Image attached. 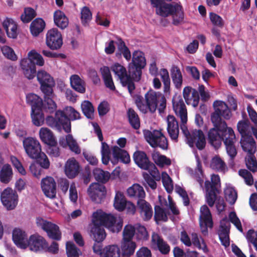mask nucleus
<instances>
[{
    "label": "nucleus",
    "instance_id": "nucleus-34",
    "mask_svg": "<svg viewBox=\"0 0 257 257\" xmlns=\"http://www.w3.org/2000/svg\"><path fill=\"white\" fill-rule=\"evenodd\" d=\"M44 94V102L42 108L46 112L49 113H53L57 108V105L54 101V96L55 95L54 91H52V94L43 93Z\"/></svg>",
    "mask_w": 257,
    "mask_h": 257
},
{
    "label": "nucleus",
    "instance_id": "nucleus-21",
    "mask_svg": "<svg viewBox=\"0 0 257 257\" xmlns=\"http://www.w3.org/2000/svg\"><path fill=\"white\" fill-rule=\"evenodd\" d=\"M183 94L187 104L191 103L194 107L198 106L199 101V95L197 90L190 86H186L183 89Z\"/></svg>",
    "mask_w": 257,
    "mask_h": 257
},
{
    "label": "nucleus",
    "instance_id": "nucleus-51",
    "mask_svg": "<svg viewBox=\"0 0 257 257\" xmlns=\"http://www.w3.org/2000/svg\"><path fill=\"white\" fill-rule=\"evenodd\" d=\"M31 118L32 122L36 126H41L44 122L45 117L42 112V109H37L35 111H31Z\"/></svg>",
    "mask_w": 257,
    "mask_h": 257
},
{
    "label": "nucleus",
    "instance_id": "nucleus-25",
    "mask_svg": "<svg viewBox=\"0 0 257 257\" xmlns=\"http://www.w3.org/2000/svg\"><path fill=\"white\" fill-rule=\"evenodd\" d=\"M79 171V164L74 158L69 159L67 161L65 165V172L68 178H75L78 174Z\"/></svg>",
    "mask_w": 257,
    "mask_h": 257
},
{
    "label": "nucleus",
    "instance_id": "nucleus-42",
    "mask_svg": "<svg viewBox=\"0 0 257 257\" xmlns=\"http://www.w3.org/2000/svg\"><path fill=\"white\" fill-rule=\"evenodd\" d=\"M210 167L219 172L225 173L227 171V167L225 163L218 156H215L212 159Z\"/></svg>",
    "mask_w": 257,
    "mask_h": 257
},
{
    "label": "nucleus",
    "instance_id": "nucleus-57",
    "mask_svg": "<svg viewBox=\"0 0 257 257\" xmlns=\"http://www.w3.org/2000/svg\"><path fill=\"white\" fill-rule=\"evenodd\" d=\"M92 18V13L89 8L86 6L83 7L81 10V20L83 25H87Z\"/></svg>",
    "mask_w": 257,
    "mask_h": 257
},
{
    "label": "nucleus",
    "instance_id": "nucleus-13",
    "mask_svg": "<svg viewBox=\"0 0 257 257\" xmlns=\"http://www.w3.org/2000/svg\"><path fill=\"white\" fill-rule=\"evenodd\" d=\"M133 160L135 164L141 169L145 170L155 169V165L149 159L147 154L143 151L137 150L134 153Z\"/></svg>",
    "mask_w": 257,
    "mask_h": 257
},
{
    "label": "nucleus",
    "instance_id": "nucleus-3",
    "mask_svg": "<svg viewBox=\"0 0 257 257\" xmlns=\"http://www.w3.org/2000/svg\"><path fill=\"white\" fill-rule=\"evenodd\" d=\"M221 186L220 179L218 175L213 174L211 177V181H206L205 187L206 190V201L208 205L212 207L216 203V207L219 212L223 211L225 207L223 199L217 196L220 193L219 188Z\"/></svg>",
    "mask_w": 257,
    "mask_h": 257
},
{
    "label": "nucleus",
    "instance_id": "nucleus-29",
    "mask_svg": "<svg viewBox=\"0 0 257 257\" xmlns=\"http://www.w3.org/2000/svg\"><path fill=\"white\" fill-rule=\"evenodd\" d=\"M152 241L155 244L159 251L163 254H168L170 251V246L163 238L158 234L152 235Z\"/></svg>",
    "mask_w": 257,
    "mask_h": 257
},
{
    "label": "nucleus",
    "instance_id": "nucleus-2",
    "mask_svg": "<svg viewBox=\"0 0 257 257\" xmlns=\"http://www.w3.org/2000/svg\"><path fill=\"white\" fill-rule=\"evenodd\" d=\"M214 111L211 115V120L213 126L220 128L222 140L224 144L235 143V135L233 129L227 127L225 120L229 119L232 114L227 104L221 100H216L213 102Z\"/></svg>",
    "mask_w": 257,
    "mask_h": 257
},
{
    "label": "nucleus",
    "instance_id": "nucleus-60",
    "mask_svg": "<svg viewBox=\"0 0 257 257\" xmlns=\"http://www.w3.org/2000/svg\"><path fill=\"white\" fill-rule=\"evenodd\" d=\"M245 165L250 171L252 173L257 172V161L253 155H249L245 158Z\"/></svg>",
    "mask_w": 257,
    "mask_h": 257
},
{
    "label": "nucleus",
    "instance_id": "nucleus-40",
    "mask_svg": "<svg viewBox=\"0 0 257 257\" xmlns=\"http://www.w3.org/2000/svg\"><path fill=\"white\" fill-rule=\"evenodd\" d=\"M100 71L105 86L111 90H115V87L109 67L103 66L100 68Z\"/></svg>",
    "mask_w": 257,
    "mask_h": 257
},
{
    "label": "nucleus",
    "instance_id": "nucleus-27",
    "mask_svg": "<svg viewBox=\"0 0 257 257\" xmlns=\"http://www.w3.org/2000/svg\"><path fill=\"white\" fill-rule=\"evenodd\" d=\"M138 209L141 216L146 221L150 220L153 215V209L149 203L144 199L137 201Z\"/></svg>",
    "mask_w": 257,
    "mask_h": 257
},
{
    "label": "nucleus",
    "instance_id": "nucleus-52",
    "mask_svg": "<svg viewBox=\"0 0 257 257\" xmlns=\"http://www.w3.org/2000/svg\"><path fill=\"white\" fill-rule=\"evenodd\" d=\"M93 173L95 180L99 182L105 183L110 178V174L108 172L99 168L94 169Z\"/></svg>",
    "mask_w": 257,
    "mask_h": 257
},
{
    "label": "nucleus",
    "instance_id": "nucleus-53",
    "mask_svg": "<svg viewBox=\"0 0 257 257\" xmlns=\"http://www.w3.org/2000/svg\"><path fill=\"white\" fill-rule=\"evenodd\" d=\"M168 215H170L169 211H166L165 209L159 205L155 206L154 218L156 221H167L168 220Z\"/></svg>",
    "mask_w": 257,
    "mask_h": 257
},
{
    "label": "nucleus",
    "instance_id": "nucleus-36",
    "mask_svg": "<svg viewBox=\"0 0 257 257\" xmlns=\"http://www.w3.org/2000/svg\"><path fill=\"white\" fill-rule=\"evenodd\" d=\"M27 103L31 105V110L35 111L37 109H42L43 101L38 95L34 93H30L26 96Z\"/></svg>",
    "mask_w": 257,
    "mask_h": 257
},
{
    "label": "nucleus",
    "instance_id": "nucleus-54",
    "mask_svg": "<svg viewBox=\"0 0 257 257\" xmlns=\"http://www.w3.org/2000/svg\"><path fill=\"white\" fill-rule=\"evenodd\" d=\"M237 128L241 138L251 136L250 133L249 122L248 120H240L237 124Z\"/></svg>",
    "mask_w": 257,
    "mask_h": 257
},
{
    "label": "nucleus",
    "instance_id": "nucleus-8",
    "mask_svg": "<svg viewBox=\"0 0 257 257\" xmlns=\"http://www.w3.org/2000/svg\"><path fill=\"white\" fill-rule=\"evenodd\" d=\"M36 224L38 227L47 233L49 238L55 240L61 239V232L59 227L57 224L45 220L41 217L36 218Z\"/></svg>",
    "mask_w": 257,
    "mask_h": 257
},
{
    "label": "nucleus",
    "instance_id": "nucleus-24",
    "mask_svg": "<svg viewBox=\"0 0 257 257\" xmlns=\"http://www.w3.org/2000/svg\"><path fill=\"white\" fill-rule=\"evenodd\" d=\"M13 240L15 244L21 248H26L28 247V239L27 234L24 231L15 228L13 231Z\"/></svg>",
    "mask_w": 257,
    "mask_h": 257
},
{
    "label": "nucleus",
    "instance_id": "nucleus-48",
    "mask_svg": "<svg viewBox=\"0 0 257 257\" xmlns=\"http://www.w3.org/2000/svg\"><path fill=\"white\" fill-rule=\"evenodd\" d=\"M120 251L116 245H109L103 248L102 257H120Z\"/></svg>",
    "mask_w": 257,
    "mask_h": 257
},
{
    "label": "nucleus",
    "instance_id": "nucleus-26",
    "mask_svg": "<svg viewBox=\"0 0 257 257\" xmlns=\"http://www.w3.org/2000/svg\"><path fill=\"white\" fill-rule=\"evenodd\" d=\"M2 25L9 38L12 39L17 38L18 25L12 19L6 18L3 22Z\"/></svg>",
    "mask_w": 257,
    "mask_h": 257
},
{
    "label": "nucleus",
    "instance_id": "nucleus-14",
    "mask_svg": "<svg viewBox=\"0 0 257 257\" xmlns=\"http://www.w3.org/2000/svg\"><path fill=\"white\" fill-rule=\"evenodd\" d=\"M187 139L190 147H192L195 145L199 150L204 149L206 145V140L203 132L201 130H194L188 133Z\"/></svg>",
    "mask_w": 257,
    "mask_h": 257
},
{
    "label": "nucleus",
    "instance_id": "nucleus-15",
    "mask_svg": "<svg viewBox=\"0 0 257 257\" xmlns=\"http://www.w3.org/2000/svg\"><path fill=\"white\" fill-rule=\"evenodd\" d=\"M200 216L199 218L200 226L202 232L206 235L208 233L207 227L212 228L213 222L211 212L206 205L200 208Z\"/></svg>",
    "mask_w": 257,
    "mask_h": 257
},
{
    "label": "nucleus",
    "instance_id": "nucleus-58",
    "mask_svg": "<svg viewBox=\"0 0 257 257\" xmlns=\"http://www.w3.org/2000/svg\"><path fill=\"white\" fill-rule=\"evenodd\" d=\"M66 143L70 150L76 154L81 153V149L78 145L76 141L73 139L71 135H68L66 137Z\"/></svg>",
    "mask_w": 257,
    "mask_h": 257
},
{
    "label": "nucleus",
    "instance_id": "nucleus-6",
    "mask_svg": "<svg viewBox=\"0 0 257 257\" xmlns=\"http://www.w3.org/2000/svg\"><path fill=\"white\" fill-rule=\"evenodd\" d=\"M161 94L150 90L146 93L145 101L143 96L138 95L135 97V103L139 109L146 113L149 109L151 112H154L158 106V101L160 100Z\"/></svg>",
    "mask_w": 257,
    "mask_h": 257
},
{
    "label": "nucleus",
    "instance_id": "nucleus-41",
    "mask_svg": "<svg viewBox=\"0 0 257 257\" xmlns=\"http://www.w3.org/2000/svg\"><path fill=\"white\" fill-rule=\"evenodd\" d=\"M39 136L41 141L47 145L56 143L53 133L48 128L42 127L39 131Z\"/></svg>",
    "mask_w": 257,
    "mask_h": 257
},
{
    "label": "nucleus",
    "instance_id": "nucleus-39",
    "mask_svg": "<svg viewBox=\"0 0 257 257\" xmlns=\"http://www.w3.org/2000/svg\"><path fill=\"white\" fill-rule=\"evenodd\" d=\"M71 87L76 91L84 93L85 92V83L78 75H72L70 77Z\"/></svg>",
    "mask_w": 257,
    "mask_h": 257
},
{
    "label": "nucleus",
    "instance_id": "nucleus-30",
    "mask_svg": "<svg viewBox=\"0 0 257 257\" xmlns=\"http://www.w3.org/2000/svg\"><path fill=\"white\" fill-rule=\"evenodd\" d=\"M176 4L172 5L168 4L164 1L157 8H156V14L162 17L166 18L173 14L175 11Z\"/></svg>",
    "mask_w": 257,
    "mask_h": 257
},
{
    "label": "nucleus",
    "instance_id": "nucleus-16",
    "mask_svg": "<svg viewBox=\"0 0 257 257\" xmlns=\"http://www.w3.org/2000/svg\"><path fill=\"white\" fill-rule=\"evenodd\" d=\"M172 102L173 109L175 113L180 117L181 122L183 124V126H181V128L184 131V127H186V126H184V124L187 123L188 120L186 105L182 98L180 96L174 97L172 100Z\"/></svg>",
    "mask_w": 257,
    "mask_h": 257
},
{
    "label": "nucleus",
    "instance_id": "nucleus-45",
    "mask_svg": "<svg viewBox=\"0 0 257 257\" xmlns=\"http://www.w3.org/2000/svg\"><path fill=\"white\" fill-rule=\"evenodd\" d=\"M127 201L123 193L117 191L114 199L113 206L119 211H122L125 209Z\"/></svg>",
    "mask_w": 257,
    "mask_h": 257
},
{
    "label": "nucleus",
    "instance_id": "nucleus-23",
    "mask_svg": "<svg viewBox=\"0 0 257 257\" xmlns=\"http://www.w3.org/2000/svg\"><path fill=\"white\" fill-rule=\"evenodd\" d=\"M55 116L56 117L57 122H58L59 126L58 130H60L61 127L66 133H69L71 132V122L70 118H68L66 114L65 111L58 110L55 112Z\"/></svg>",
    "mask_w": 257,
    "mask_h": 257
},
{
    "label": "nucleus",
    "instance_id": "nucleus-50",
    "mask_svg": "<svg viewBox=\"0 0 257 257\" xmlns=\"http://www.w3.org/2000/svg\"><path fill=\"white\" fill-rule=\"evenodd\" d=\"M37 16L36 11L32 8L27 7L20 17L21 20L24 24L30 23Z\"/></svg>",
    "mask_w": 257,
    "mask_h": 257
},
{
    "label": "nucleus",
    "instance_id": "nucleus-33",
    "mask_svg": "<svg viewBox=\"0 0 257 257\" xmlns=\"http://www.w3.org/2000/svg\"><path fill=\"white\" fill-rule=\"evenodd\" d=\"M93 226L91 229V235L96 242L101 243L106 237V232L104 227L95 222H92Z\"/></svg>",
    "mask_w": 257,
    "mask_h": 257
},
{
    "label": "nucleus",
    "instance_id": "nucleus-64",
    "mask_svg": "<svg viewBox=\"0 0 257 257\" xmlns=\"http://www.w3.org/2000/svg\"><path fill=\"white\" fill-rule=\"evenodd\" d=\"M66 249L67 257H79L78 249L72 242H67Z\"/></svg>",
    "mask_w": 257,
    "mask_h": 257
},
{
    "label": "nucleus",
    "instance_id": "nucleus-5",
    "mask_svg": "<svg viewBox=\"0 0 257 257\" xmlns=\"http://www.w3.org/2000/svg\"><path fill=\"white\" fill-rule=\"evenodd\" d=\"M92 217V222L107 228L112 232H118L122 229V220L117 221L116 218L110 214L97 211L93 213Z\"/></svg>",
    "mask_w": 257,
    "mask_h": 257
},
{
    "label": "nucleus",
    "instance_id": "nucleus-22",
    "mask_svg": "<svg viewBox=\"0 0 257 257\" xmlns=\"http://www.w3.org/2000/svg\"><path fill=\"white\" fill-rule=\"evenodd\" d=\"M105 187L103 185H100L96 183L91 184L87 189L88 195L92 200L98 203L104 197L105 194Z\"/></svg>",
    "mask_w": 257,
    "mask_h": 257
},
{
    "label": "nucleus",
    "instance_id": "nucleus-17",
    "mask_svg": "<svg viewBox=\"0 0 257 257\" xmlns=\"http://www.w3.org/2000/svg\"><path fill=\"white\" fill-rule=\"evenodd\" d=\"M41 186L44 195L50 199L56 197V182L55 179L50 176L43 178L41 182Z\"/></svg>",
    "mask_w": 257,
    "mask_h": 257
},
{
    "label": "nucleus",
    "instance_id": "nucleus-20",
    "mask_svg": "<svg viewBox=\"0 0 257 257\" xmlns=\"http://www.w3.org/2000/svg\"><path fill=\"white\" fill-rule=\"evenodd\" d=\"M220 130V127L214 126V127L210 128L207 133L208 142L215 149L219 148L222 144V140Z\"/></svg>",
    "mask_w": 257,
    "mask_h": 257
},
{
    "label": "nucleus",
    "instance_id": "nucleus-61",
    "mask_svg": "<svg viewBox=\"0 0 257 257\" xmlns=\"http://www.w3.org/2000/svg\"><path fill=\"white\" fill-rule=\"evenodd\" d=\"M162 181L166 191L171 193L173 190V181L171 177L166 173H163Z\"/></svg>",
    "mask_w": 257,
    "mask_h": 257
},
{
    "label": "nucleus",
    "instance_id": "nucleus-19",
    "mask_svg": "<svg viewBox=\"0 0 257 257\" xmlns=\"http://www.w3.org/2000/svg\"><path fill=\"white\" fill-rule=\"evenodd\" d=\"M167 130L169 137L172 140L177 142L179 134L178 121L175 117L172 115H169L167 116Z\"/></svg>",
    "mask_w": 257,
    "mask_h": 257
},
{
    "label": "nucleus",
    "instance_id": "nucleus-38",
    "mask_svg": "<svg viewBox=\"0 0 257 257\" xmlns=\"http://www.w3.org/2000/svg\"><path fill=\"white\" fill-rule=\"evenodd\" d=\"M171 76L172 81L177 88H180L183 83V76L180 68L175 65H173L171 70Z\"/></svg>",
    "mask_w": 257,
    "mask_h": 257
},
{
    "label": "nucleus",
    "instance_id": "nucleus-59",
    "mask_svg": "<svg viewBox=\"0 0 257 257\" xmlns=\"http://www.w3.org/2000/svg\"><path fill=\"white\" fill-rule=\"evenodd\" d=\"M226 200L231 204H233L237 198L236 191L232 187L227 188L224 191Z\"/></svg>",
    "mask_w": 257,
    "mask_h": 257
},
{
    "label": "nucleus",
    "instance_id": "nucleus-37",
    "mask_svg": "<svg viewBox=\"0 0 257 257\" xmlns=\"http://www.w3.org/2000/svg\"><path fill=\"white\" fill-rule=\"evenodd\" d=\"M55 24L61 29L66 28L69 23L68 19L65 14L60 10H57L54 13Z\"/></svg>",
    "mask_w": 257,
    "mask_h": 257
},
{
    "label": "nucleus",
    "instance_id": "nucleus-32",
    "mask_svg": "<svg viewBox=\"0 0 257 257\" xmlns=\"http://www.w3.org/2000/svg\"><path fill=\"white\" fill-rule=\"evenodd\" d=\"M112 155L115 162L119 160L124 164H128L131 161L130 156L127 152L116 146L113 148Z\"/></svg>",
    "mask_w": 257,
    "mask_h": 257
},
{
    "label": "nucleus",
    "instance_id": "nucleus-56",
    "mask_svg": "<svg viewBox=\"0 0 257 257\" xmlns=\"http://www.w3.org/2000/svg\"><path fill=\"white\" fill-rule=\"evenodd\" d=\"M160 75L164 84V92H169L170 88V79L167 70L166 69H162L161 70Z\"/></svg>",
    "mask_w": 257,
    "mask_h": 257
},
{
    "label": "nucleus",
    "instance_id": "nucleus-35",
    "mask_svg": "<svg viewBox=\"0 0 257 257\" xmlns=\"http://www.w3.org/2000/svg\"><path fill=\"white\" fill-rule=\"evenodd\" d=\"M45 26V22L42 18H36L30 24V32L34 37H37L43 31Z\"/></svg>",
    "mask_w": 257,
    "mask_h": 257
},
{
    "label": "nucleus",
    "instance_id": "nucleus-10",
    "mask_svg": "<svg viewBox=\"0 0 257 257\" xmlns=\"http://www.w3.org/2000/svg\"><path fill=\"white\" fill-rule=\"evenodd\" d=\"M37 78L40 84V89L43 93L52 94L55 85L54 78L45 70L38 71Z\"/></svg>",
    "mask_w": 257,
    "mask_h": 257
},
{
    "label": "nucleus",
    "instance_id": "nucleus-12",
    "mask_svg": "<svg viewBox=\"0 0 257 257\" xmlns=\"http://www.w3.org/2000/svg\"><path fill=\"white\" fill-rule=\"evenodd\" d=\"M1 199L8 209H14L18 204V196L16 191L8 187L1 193Z\"/></svg>",
    "mask_w": 257,
    "mask_h": 257
},
{
    "label": "nucleus",
    "instance_id": "nucleus-62",
    "mask_svg": "<svg viewBox=\"0 0 257 257\" xmlns=\"http://www.w3.org/2000/svg\"><path fill=\"white\" fill-rule=\"evenodd\" d=\"M136 232L135 227L132 225L125 226L123 231V239L124 240H132Z\"/></svg>",
    "mask_w": 257,
    "mask_h": 257
},
{
    "label": "nucleus",
    "instance_id": "nucleus-1",
    "mask_svg": "<svg viewBox=\"0 0 257 257\" xmlns=\"http://www.w3.org/2000/svg\"><path fill=\"white\" fill-rule=\"evenodd\" d=\"M146 65L145 54L139 50L133 53L132 62L128 66V72L124 66L118 63H115L111 66V70L117 77L121 85L126 87L132 94L135 89L134 81L139 82L142 77V70Z\"/></svg>",
    "mask_w": 257,
    "mask_h": 257
},
{
    "label": "nucleus",
    "instance_id": "nucleus-18",
    "mask_svg": "<svg viewBox=\"0 0 257 257\" xmlns=\"http://www.w3.org/2000/svg\"><path fill=\"white\" fill-rule=\"evenodd\" d=\"M28 247L36 252L44 250L47 248V242L43 236L37 234H33L28 240Z\"/></svg>",
    "mask_w": 257,
    "mask_h": 257
},
{
    "label": "nucleus",
    "instance_id": "nucleus-63",
    "mask_svg": "<svg viewBox=\"0 0 257 257\" xmlns=\"http://www.w3.org/2000/svg\"><path fill=\"white\" fill-rule=\"evenodd\" d=\"M239 175L243 178L245 183L248 186H251L253 184V178L251 173L246 169H240L238 171Z\"/></svg>",
    "mask_w": 257,
    "mask_h": 257
},
{
    "label": "nucleus",
    "instance_id": "nucleus-28",
    "mask_svg": "<svg viewBox=\"0 0 257 257\" xmlns=\"http://www.w3.org/2000/svg\"><path fill=\"white\" fill-rule=\"evenodd\" d=\"M240 143L243 151L253 155L256 149L255 142L251 136L241 138Z\"/></svg>",
    "mask_w": 257,
    "mask_h": 257
},
{
    "label": "nucleus",
    "instance_id": "nucleus-31",
    "mask_svg": "<svg viewBox=\"0 0 257 257\" xmlns=\"http://www.w3.org/2000/svg\"><path fill=\"white\" fill-rule=\"evenodd\" d=\"M127 194L129 197L137 199V201L144 199L146 196L143 187L138 184H135L129 187Z\"/></svg>",
    "mask_w": 257,
    "mask_h": 257
},
{
    "label": "nucleus",
    "instance_id": "nucleus-49",
    "mask_svg": "<svg viewBox=\"0 0 257 257\" xmlns=\"http://www.w3.org/2000/svg\"><path fill=\"white\" fill-rule=\"evenodd\" d=\"M175 11H174L173 14L171 15L172 16V24L175 26H178L183 21L184 12L181 5L176 4V8Z\"/></svg>",
    "mask_w": 257,
    "mask_h": 257
},
{
    "label": "nucleus",
    "instance_id": "nucleus-55",
    "mask_svg": "<svg viewBox=\"0 0 257 257\" xmlns=\"http://www.w3.org/2000/svg\"><path fill=\"white\" fill-rule=\"evenodd\" d=\"M81 108L84 115L88 118H93L94 107L91 102L85 100L81 103Z\"/></svg>",
    "mask_w": 257,
    "mask_h": 257
},
{
    "label": "nucleus",
    "instance_id": "nucleus-9",
    "mask_svg": "<svg viewBox=\"0 0 257 257\" xmlns=\"http://www.w3.org/2000/svg\"><path fill=\"white\" fill-rule=\"evenodd\" d=\"M23 145L26 154L31 159H36L42 152L39 141L34 138H25Z\"/></svg>",
    "mask_w": 257,
    "mask_h": 257
},
{
    "label": "nucleus",
    "instance_id": "nucleus-7",
    "mask_svg": "<svg viewBox=\"0 0 257 257\" xmlns=\"http://www.w3.org/2000/svg\"><path fill=\"white\" fill-rule=\"evenodd\" d=\"M143 134L145 140L152 148L159 147L163 150L168 149V140L162 133V130H145Z\"/></svg>",
    "mask_w": 257,
    "mask_h": 257
},
{
    "label": "nucleus",
    "instance_id": "nucleus-46",
    "mask_svg": "<svg viewBox=\"0 0 257 257\" xmlns=\"http://www.w3.org/2000/svg\"><path fill=\"white\" fill-rule=\"evenodd\" d=\"M152 158L154 162L159 166H169L171 164V160L166 156L161 155L158 151H154L152 154Z\"/></svg>",
    "mask_w": 257,
    "mask_h": 257
},
{
    "label": "nucleus",
    "instance_id": "nucleus-47",
    "mask_svg": "<svg viewBox=\"0 0 257 257\" xmlns=\"http://www.w3.org/2000/svg\"><path fill=\"white\" fill-rule=\"evenodd\" d=\"M13 171L11 165H4L0 171V181L4 183L8 184L11 180Z\"/></svg>",
    "mask_w": 257,
    "mask_h": 257
},
{
    "label": "nucleus",
    "instance_id": "nucleus-11",
    "mask_svg": "<svg viewBox=\"0 0 257 257\" xmlns=\"http://www.w3.org/2000/svg\"><path fill=\"white\" fill-rule=\"evenodd\" d=\"M63 44L62 34L57 28L48 31L46 36V44L51 50L60 49Z\"/></svg>",
    "mask_w": 257,
    "mask_h": 257
},
{
    "label": "nucleus",
    "instance_id": "nucleus-44",
    "mask_svg": "<svg viewBox=\"0 0 257 257\" xmlns=\"http://www.w3.org/2000/svg\"><path fill=\"white\" fill-rule=\"evenodd\" d=\"M136 248V244L132 240H124L121 245L122 255L130 257L133 255Z\"/></svg>",
    "mask_w": 257,
    "mask_h": 257
},
{
    "label": "nucleus",
    "instance_id": "nucleus-43",
    "mask_svg": "<svg viewBox=\"0 0 257 257\" xmlns=\"http://www.w3.org/2000/svg\"><path fill=\"white\" fill-rule=\"evenodd\" d=\"M127 117L131 126L135 130H138L140 127V119L138 113L132 108L127 111Z\"/></svg>",
    "mask_w": 257,
    "mask_h": 257
},
{
    "label": "nucleus",
    "instance_id": "nucleus-4",
    "mask_svg": "<svg viewBox=\"0 0 257 257\" xmlns=\"http://www.w3.org/2000/svg\"><path fill=\"white\" fill-rule=\"evenodd\" d=\"M28 57V58L23 59L20 64L25 76L31 80L36 75V65L43 66L44 60L43 57L34 50L29 52Z\"/></svg>",
    "mask_w": 257,
    "mask_h": 257
}]
</instances>
